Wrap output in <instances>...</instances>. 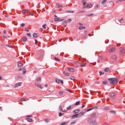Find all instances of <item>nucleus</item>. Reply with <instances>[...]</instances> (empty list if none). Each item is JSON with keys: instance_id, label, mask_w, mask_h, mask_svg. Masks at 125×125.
Instances as JSON below:
<instances>
[{"instance_id": "f257e3e1", "label": "nucleus", "mask_w": 125, "mask_h": 125, "mask_svg": "<svg viewBox=\"0 0 125 125\" xmlns=\"http://www.w3.org/2000/svg\"><path fill=\"white\" fill-rule=\"evenodd\" d=\"M108 81L111 84H117L119 83V81L116 78H109Z\"/></svg>"}, {"instance_id": "f03ea898", "label": "nucleus", "mask_w": 125, "mask_h": 125, "mask_svg": "<svg viewBox=\"0 0 125 125\" xmlns=\"http://www.w3.org/2000/svg\"><path fill=\"white\" fill-rule=\"evenodd\" d=\"M84 113L83 112H81L79 114H76L72 116V119H75V118H81L82 116H83Z\"/></svg>"}, {"instance_id": "7ed1b4c3", "label": "nucleus", "mask_w": 125, "mask_h": 125, "mask_svg": "<svg viewBox=\"0 0 125 125\" xmlns=\"http://www.w3.org/2000/svg\"><path fill=\"white\" fill-rule=\"evenodd\" d=\"M88 123L90 124V125H96L97 123L95 122V121H93L92 119H89L88 120Z\"/></svg>"}, {"instance_id": "20e7f679", "label": "nucleus", "mask_w": 125, "mask_h": 125, "mask_svg": "<svg viewBox=\"0 0 125 125\" xmlns=\"http://www.w3.org/2000/svg\"><path fill=\"white\" fill-rule=\"evenodd\" d=\"M55 82H56V83H61L62 84H64V82H63V81L61 80L60 79L56 78Z\"/></svg>"}, {"instance_id": "39448f33", "label": "nucleus", "mask_w": 125, "mask_h": 125, "mask_svg": "<svg viewBox=\"0 0 125 125\" xmlns=\"http://www.w3.org/2000/svg\"><path fill=\"white\" fill-rule=\"evenodd\" d=\"M21 85H22V83L20 82L19 83H17L15 84L14 88H16V87H17L18 86H21Z\"/></svg>"}, {"instance_id": "423d86ee", "label": "nucleus", "mask_w": 125, "mask_h": 125, "mask_svg": "<svg viewBox=\"0 0 125 125\" xmlns=\"http://www.w3.org/2000/svg\"><path fill=\"white\" fill-rule=\"evenodd\" d=\"M35 85H36V86H37V87H39V88H41V89H42V85H41L40 84V83H35Z\"/></svg>"}, {"instance_id": "0eeeda50", "label": "nucleus", "mask_w": 125, "mask_h": 125, "mask_svg": "<svg viewBox=\"0 0 125 125\" xmlns=\"http://www.w3.org/2000/svg\"><path fill=\"white\" fill-rule=\"evenodd\" d=\"M82 3L83 4V8H85V6H86V0H82Z\"/></svg>"}, {"instance_id": "6e6552de", "label": "nucleus", "mask_w": 125, "mask_h": 125, "mask_svg": "<svg viewBox=\"0 0 125 125\" xmlns=\"http://www.w3.org/2000/svg\"><path fill=\"white\" fill-rule=\"evenodd\" d=\"M76 63H78V64H80V66L81 67H84V66H85V65H86V63H83V62H81L80 63L79 62H77Z\"/></svg>"}, {"instance_id": "1a4fd4ad", "label": "nucleus", "mask_w": 125, "mask_h": 125, "mask_svg": "<svg viewBox=\"0 0 125 125\" xmlns=\"http://www.w3.org/2000/svg\"><path fill=\"white\" fill-rule=\"evenodd\" d=\"M110 95L111 97H112V98H114V97H115V96H116V93H115V92H112L110 93Z\"/></svg>"}, {"instance_id": "9d476101", "label": "nucleus", "mask_w": 125, "mask_h": 125, "mask_svg": "<svg viewBox=\"0 0 125 125\" xmlns=\"http://www.w3.org/2000/svg\"><path fill=\"white\" fill-rule=\"evenodd\" d=\"M59 108L61 112H63V113H66V112H67L66 110H63V109H62V105H60Z\"/></svg>"}, {"instance_id": "9b49d317", "label": "nucleus", "mask_w": 125, "mask_h": 125, "mask_svg": "<svg viewBox=\"0 0 125 125\" xmlns=\"http://www.w3.org/2000/svg\"><path fill=\"white\" fill-rule=\"evenodd\" d=\"M91 7H92V4H88L85 6V8H91Z\"/></svg>"}, {"instance_id": "f8f14e48", "label": "nucleus", "mask_w": 125, "mask_h": 125, "mask_svg": "<svg viewBox=\"0 0 125 125\" xmlns=\"http://www.w3.org/2000/svg\"><path fill=\"white\" fill-rule=\"evenodd\" d=\"M25 120L28 122V123H32L33 122V120L32 119H30L29 118H25Z\"/></svg>"}, {"instance_id": "ddd939ff", "label": "nucleus", "mask_w": 125, "mask_h": 125, "mask_svg": "<svg viewBox=\"0 0 125 125\" xmlns=\"http://www.w3.org/2000/svg\"><path fill=\"white\" fill-rule=\"evenodd\" d=\"M80 111L81 110L80 109H76L73 111V114H78V113H79Z\"/></svg>"}, {"instance_id": "4468645a", "label": "nucleus", "mask_w": 125, "mask_h": 125, "mask_svg": "<svg viewBox=\"0 0 125 125\" xmlns=\"http://www.w3.org/2000/svg\"><path fill=\"white\" fill-rule=\"evenodd\" d=\"M62 73L63 74V75H64L65 76H67V77H69V76H70V74L63 71H62Z\"/></svg>"}, {"instance_id": "2eb2a0df", "label": "nucleus", "mask_w": 125, "mask_h": 125, "mask_svg": "<svg viewBox=\"0 0 125 125\" xmlns=\"http://www.w3.org/2000/svg\"><path fill=\"white\" fill-rule=\"evenodd\" d=\"M96 117V112L93 113L91 115V118H95Z\"/></svg>"}, {"instance_id": "dca6fc26", "label": "nucleus", "mask_w": 125, "mask_h": 125, "mask_svg": "<svg viewBox=\"0 0 125 125\" xmlns=\"http://www.w3.org/2000/svg\"><path fill=\"white\" fill-rule=\"evenodd\" d=\"M22 13H23V14H27V13H28V10L23 9L22 11Z\"/></svg>"}, {"instance_id": "f3484780", "label": "nucleus", "mask_w": 125, "mask_h": 125, "mask_svg": "<svg viewBox=\"0 0 125 125\" xmlns=\"http://www.w3.org/2000/svg\"><path fill=\"white\" fill-rule=\"evenodd\" d=\"M18 67H21V66H23V63L20 62H18Z\"/></svg>"}, {"instance_id": "a211bd4d", "label": "nucleus", "mask_w": 125, "mask_h": 125, "mask_svg": "<svg viewBox=\"0 0 125 125\" xmlns=\"http://www.w3.org/2000/svg\"><path fill=\"white\" fill-rule=\"evenodd\" d=\"M116 49H115V48H112L111 49H110L109 50V52L110 53H112V52H114V51H115Z\"/></svg>"}, {"instance_id": "6ab92c4d", "label": "nucleus", "mask_w": 125, "mask_h": 125, "mask_svg": "<svg viewBox=\"0 0 125 125\" xmlns=\"http://www.w3.org/2000/svg\"><path fill=\"white\" fill-rule=\"evenodd\" d=\"M67 69L69 71V72H74L75 71V70H74V68H73L69 67Z\"/></svg>"}, {"instance_id": "aec40b11", "label": "nucleus", "mask_w": 125, "mask_h": 125, "mask_svg": "<svg viewBox=\"0 0 125 125\" xmlns=\"http://www.w3.org/2000/svg\"><path fill=\"white\" fill-rule=\"evenodd\" d=\"M54 21H55V22H56V21H62V20H60V18H55V19H54Z\"/></svg>"}, {"instance_id": "412c9836", "label": "nucleus", "mask_w": 125, "mask_h": 125, "mask_svg": "<svg viewBox=\"0 0 125 125\" xmlns=\"http://www.w3.org/2000/svg\"><path fill=\"white\" fill-rule=\"evenodd\" d=\"M120 51L122 53H123V54H124L125 53V49H124V48H121L120 49Z\"/></svg>"}, {"instance_id": "4be33fe9", "label": "nucleus", "mask_w": 125, "mask_h": 125, "mask_svg": "<svg viewBox=\"0 0 125 125\" xmlns=\"http://www.w3.org/2000/svg\"><path fill=\"white\" fill-rule=\"evenodd\" d=\"M38 36H39V35L37 33H33V38H38Z\"/></svg>"}, {"instance_id": "5701e85b", "label": "nucleus", "mask_w": 125, "mask_h": 125, "mask_svg": "<svg viewBox=\"0 0 125 125\" xmlns=\"http://www.w3.org/2000/svg\"><path fill=\"white\" fill-rule=\"evenodd\" d=\"M68 124H69V122H64L63 123H61L59 125H68Z\"/></svg>"}, {"instance_id": "b1692460", "label": "nucleus", "mask_w": 125, "mask_h": 125, "mask_svg": "<svg viewBox=\"0 0 125 125\" xmlns=\"http://www.w3.org/2000/svg\"><path fill=\"white\" fill-rule=\"evenodd\" d=\"M112 59H114V60H117V56L113 55L112 56Z\"/></svg>"}, {"instance_id": "393cba45", "label": "nucleus", "mask_w": 125, "mask_h": 125, "mask_svg": "<svg viewBox=\"0 0 125 125\" xmlns=\"http://www.w3.org/2000/svg\"><path fill=\"white\" fill-rule=\"evenodd\" d=\"M23 42H26L27 41V37L25 36L22 38Z\"/></svg>"}, {"instance_id": "a878e982", "label": "nucleus", "mask_w": 125, "mask_h": 125, "mask_svg": "<svg viewBox=\"0 0 125 125\" xmlns=\"http://www.w3.org/2000/svg\"><path fill=\"white\" fill-rule=\"evenodd\" d=\"M44 122L45 123H49V122H50V119H48L47 118H45L44 119Z\"/></svg>"}, {"instance_id": "bb28decb", "label": "nucleus", "mask_w": 125, "mask_h": 125, "mask_svg": "<svg viewBox=\"0 0 125 125\" xmlns=\"http://www.w3.org/2000/svg\"><path fill=\"white\" fill-rule=\"evenodd\" d=\"M66 13H74V11H69V10H66Z\"/></svg>"}, {"instance_id": "cd10ccee", "label": "nucleus", "mask_w": 125, "mask_h": 125, "mask_svg": "<svg viewBox=\"0 0 125 125\" xmlns=\"http://www.w3.org/2000/svg\"><path fill=\"white\" fill-rule=\"evenodd\" d=\"M123 1H125V0H118L116 1V3H118V2H123Z\"/></svg>"}, {"instance_id": "c85d7f7f", "label": "nucleus", "mask_w": 125, "mask_h": 125, "mask_svg": "<svg viewBox=\"0 0 125 125\" xmlns=\"http://www.w3.org/2000/svg\"><path fill=\"white\" fill-rule=\"evenodd\" d=\"M107 2V0H104L102 1V4H105Z\"/></svg>"}, {"instance_id": "c756f323", "label": "nucleus", "mask_w": 125, "mask_h": 125, "mask_svg": "<svg viewBox=\"0 0 125 125\" xmlns=\"http://www.w3.org/2000/svg\"><path fill=\"white\" fill-rule=\"evenodd\" d=\"M54 60H55V61H60V59L56 57L54 58Z\"/></svg>"}, {"instance_id": "7c9ffc66", "label": "nucleus", "mask_w": 125, "mask_h": 125, "mask_svg": "<svg viewBox=\"0 0 125 125\" xmlns=\"http://www.w3.org/2000/svg\"><path fill=\"white\" fill-rule=\"evenodd\" d=\"M46 24H45V23L42 25V28L43 29H46Z\"/></svg>"}, {"instance_id": "2f4dec72", "label": "nucleus", "mask_w": 125, "mask_h": 125, "mask_svg": "<svg viewBox=\"0 0 125 125\" xmlns=\"http://www.w3.org/2000/svg\"><path fill=\"white\" fill-rule=\"evenodd\" d=\"M98 8H100V5H97L95 7V9H97Z\"/></svg>"}, {"instance_id": "473e14b6", "label": "nucleus", "mask_w": 125, "mask_h": 125, "mask_svg": "<svg viewBox=\"0 0 125 125\" xmlns=\"http://www.w3.org/2000/svg\"><path fill=\"white\" fill-rule=\"evenodd\" d=\"M42 80V78L39 77L38 78L36 79L37 82H40V81Z\"/></svg>"}, {"instance_id": "72a5a7b5", "label": "nucleus", "mask_w": 125, "mask_h": 125, "mask_svg": "<svg viewBox=\"0 0 125 125\" xmlns=\"http://www.w3.org/2000/svg\"><path fill=\"white\" fill-rule=\"evenodd\" d=\"M72 21V20L71 19H69L66 21V23H70Z\"/></svg>"}, {"instance_id": "f704fd0d", "label": "nucleus", "mask_w": 125, "mask_h": 125, "mask_svg": "<svg viewBox=\"0 0 125 125\" xmlns=\"http://www.w3.org/2000/svg\"><path fill=\"white\" fill-rule=\"evenodd\" d=\"M99 74H99L100 76H102V75H104V72H102V71H100Z\"/></svg>"}, {"instance_id": "c9c22d12", "label": "nucleus", "mask_w": 125, "mask_h": 125, "mask_svg": "<svg viewBox=\"0 0 125 125\" xmlns=\"http://www.w3.org/2000/svg\"><path fill=\"white\" fill-rule=\"evenodd\" d=\"M80 103V102H77L75 104V106H78V105H79Z\"/></svg>"}, {"instance_id": "e433bc0d", "label": "nucleus", "mask_w": 125, "mask_h": 125, "mask_svg": "<svg viewBox=\"0 0 125 125\" xmlns=\"http://www.w3.org/2000/svg\"><path fill=\"white\" fill-rule=\"evenodd\" d=\"M63 91H60L59 92V94H60V95H63Z\"/></svg>"}, {"instance_id": "4c0bfd02", "label": "nucleus", "mask_w": 125, "mask_h": 125, "mask_svg": "<svg viewBox=\"0 0 125 125\" xmlns=\"http://www.w3.org/2000/svg\"><path fill=\"white\" fill-rule=\"evenodd\" d=\"M108 71H109V68L106 67L104 70V72H108Z\"/></svg>"}, {"instance_id": "58836bf2", "label": "nucleus", "mask_w": 125, "mask_h": 125, "mask_svg": "<svg viewBox=\"0 0 125 125\" xmlns=\"http://www.w3.org/2000/svg\"><path fill=\"white\" fill-rule=\"evenodd\" d=\"M21 101H27V99L26 98L21 99Z\"/></svg>"}, {"instance_id": "ea45409f", "label": "nucleus", "mask_w": 125, "mask_h": 125, "mask_svg": "<svg viewBox=\"0 0 125 125\" xmlns=\"http://www.w3.org/2000/svg\"><path fill=\"white\" fill-rule=\"evenodd\" d=\"M5 46H6V47H9L10 48H11V45L6 44L5 45Z\"/></svg>"}, {"instance_id": "a19ab883", "label": "nucleus", "mask_w": 125, "mask_h": 125, "mask_svg": "<svg viewBox=\"0 0 125 125\" xmlns=\"http://www.w3.org/2000/svg\"><path fill=\"white\" fill-rule=\"evenodd\" d=\"M67 110H71V109H72V105H70L69 106H68L67 108Z\"/></svg>"}, {"instance_id": "79ce46f5", "label": "nucleus", "mask_w": 125, "mask_h": 125, "mask_svg": "<svg viewBox=\"0 0 125 125\" xmlns=\"http://www.w3.org/2000/svg\"><path fill=\"white\" fill-rule=\"evenodd\" d=\"M22 73L23 74V75L24 74H26V69H23V70H22Z\"/></svg>"}, {"instance_id": "37998d69", "label": "nucleus", "mask_w": 125, "mask_h": 125, "mask_svg": "<svg viewBox=\"0 0 125 125\" xmlns=\"http://www.w3.org/2000/svg\"><path fill=\"white\" fill-rule=\"evenodd\" d=\"M92 109L96 110V109H98V106H94L93 108H92Z\"/></svg>"}, {"instance_id": "c03bdc74", "label": "nucleus", "mask_w": 125, "mask_h": 125, "mask_svg": "<svg viewBox=\"0 0 125 125\" xmlns=\"http://www.w3.org/2000/svg\"><path fill=\"white\" fill-rule=\"evenodd\" d=\"M91 110H93V108H88L86 110L87 112H89V111H91Z\"/></svg>"}, {"instance_id": "a18cd8bd", "label": "nucleus", "mask_w": 125, "mask_h": 125, "mask_svg": "<svg viewBox=\"0 0 125 125\" xmlns=\"http://www.w3.org/2000/svg\"><path fill=\"white\" fill-rule=\"evenodd\" d=\"M57 6L59 8H60V7H62V5H60V4H57Z\"/></svg>"}, {"instance_id": "49530a36", "label": "nucleus", "mask_w": 125, "mask_h": 125, "mask_svg": "<svg viewBox=\"0 0 125 125\" xmlns=\"http://www.w3.org/2000/svg\"><path fill=\"white\" fill-rule=\"evenodd\" d=\"M63 115V114L62 113H61V112H60L59 113V117H62V115Z\"/></svg>"}, {"instance_id": "de8ad7c7", "label": "nucleus", "mask_w": 125, "mask_h": 125, "mask_svg": "<svg viewBox=\"0 0 125 125\" xmlns=\"http://www.w3.org/2000/svg\"><path fill=\"white\" fill-rule=\"evenodd\" d=\"M103 84H107V81H104L103 82Z\"/></svg>"}, {"instance_id": "09e8293b", "label": "nucleus", "mask_w": 125, "mask_h": 125, "mask_svg": "<svg viewBox=\"0 0 125 125\" xmlns=\"http://www.w3.org/2000/svg\"><path fill=\"white\" fill-rule=\"evenodd\" d=\"M70 80H75V77L71 76L70 77Z\"/></svg>"}, {"instance_id": "8fccbe9b", "label": "nucleus", "mask_w": 125, "mask_h": 125, "mask_svg": "<svg viewBox=\"0 0 125 125\" xmlns=\"http://www.w3.org/2000/svg\"><path fill=\"white\" fill-rule=\"evenodd\" d=\"M24 30L25 32H29V29L28 28H25Z\"/></svg>"}, {"instance_id": "3c124183", "label": "nucleus", "mask_w": 125, "mask_h": 125, "mask_svg": "<svg viewBox=\"0 0 125 125\" xmlns=\"http://www.w3.org/2000/svg\"><path fill=\"white\" fill-rule=\"evenodd\" d=\"M104 109L106 110H109V107H104Z\"/></svg>"}, {"instance_id": "603ef678", "label": "nucleus", "mask_w": 125, "mask_h": 125, "mask_svg": "<svg viewBox=\"0 0 125 125\" xmlns=\"http://www.w3.org/2000/svg\"><path fill=\"white\" fill-rule=\"evenodd\" d=\"M83 26L79 27V30H83Z\"/></svg>"}, {"instance_id": "864d4df0", "label": "nucleus", "mask_w": 125, "mask_h": 125, "mask_svg": "<svg viewBox=\"0 0 125 125\" xmlns=\"http://www.w3.org/2000/svg\"><path fill=\"white\" fill-rule=\"evenodd\" d=\"M29 15H31V16H34V13H32V12H31L29 13Z\"/></svg>"}, {"instance_id": "5fc2aeb1", "label": "nucleus", "mask_w": 125, "mask_h": 125, "mask_svg": "<svg viewBox=\"0 0 125 125\" xmlns=\"http://www.w3.org/2000/svg\"><path fill=\"white\" fill-rule=\"evenodd\" d=\"M27 118H33V115H28L26 116Z\"/></svg>"}, {"instance_id": "6e6d98bb", "label": "nucleus", "mask_w": 125, "mask_h": 125, "mask_svg": "<svg viewBox=\"0 0 125 125\" xmlns=\"http://www.w3.org/2000/svg\"><path fill=\"white\" fill-rule=\"evenodd\" d=\"M93 15H94L93 14H90L87 15V16H89L90 17V16H92Z\"/></svg>"}, {"instance_id": "4d7b16f0", "label": "nucleus", "mask_w": 125, "mask_h": 125, "mask_svg": "<svg viewBox=\"0 0 125 125\" xmlns=\"http://www.w3.org/2000/svg\"><path fill=\"white\" fill-rule=\"evenodd\" d=\"M110 113H113V114H116V112L115 111H113V110L110 111Z\"/></svg>"}, {"instance_id": "13d9d810", "label": "nucleus", "mask_w": 125, "mask_h": 125, "mask_svg": "<svg viewBox=\"0 0 125 125\" xmlns=\"http://www.w3.org/2000/svg\"><path fill=\"white\" fill-rule=\"evenodd\" d=\"M21 27H24V26H25V23H21Z\"/></svg>"}, {"instance_id": "bf43d9fd", "label": "nucleus", "mask_w": 125, "mask_h": 125, "mask_svg": "<svg viewBox=\"0 0 125 125\" xmlns=\"http://www.w3.org/2000/svg\"><path fill=\"white\" fill-rule=\"evenodd\" d=\"M26 35L28 36V37H31V33H27Z\"/></svg>"}, {"instance_id": "052dcab7", "label": "nucleus", "mask_w": 125, "mask_h": 125, "mask_svg": "<svg viewBox=\"0 0 125 125\" xmlns=\"http://www.w3.org/2000/svg\"><path fill=\"white\" fill-rule=\"evenodd\" d=\"M23 79V77L22 76H20L19 77V80H22Z\"/></svg>"}, {"instance_id": "680f3d73", "label": "nucleus", "mask_w": 125, "mask_h": 125, "mask_svg": "<svg viewBox=\"0 0 125 125\" xmlns=\"http://www.w3.org/2000/svg\"><path fill=\"white\" fill-rule=\"evenodd\" d=\"M74 124H76V121L71 122V125H74Z\"/></svg>"}, {"instance_id": "e2e57ef3", "label": "nucleus", "mask_w": 125, "mask_h": 125, "mask_svg": "<svg viewBox=\"0 0 125 125\" xmlns=\"http://www.w3.org/2000/svg\"><path fill=\"white\" fill-rule=\"evenodd\" d=\"M66 91H69V92H71V90H70V89H66Z\"/></svg>"}, {"instance_id": "0e129e2a", "label": "nucleus", "mask_w": 125, "mask_h": 125, "mask_svg": "<svg viewBox=\"0 0 125 125\" xmlns=\"http://www.w3.org/2000/svg\"><path fill=\"white\" fill-rule=\"evenodd\" d=\"M124 20V19L122 18L121 20H119V22H121V21H123Z\"/></svg>"}, {"instance_id": "69168bd1", "label": "nucleus", "mask_w": 125, "mask_h": 125, "mask_svg": "<svg viewBox=\"0 0 125 125\" xmlns=\"http://www.w3.org/2000/svg\"><path fill=\"white\" fill-rule=\"evenodd\" d=\"M35 44H38V41L35 40Z\"/></svg>"}, {"instance_id": "338daca9", "label": "nucleus", "mask_w": 125, "mask_h": 125, "mask_svg": "<svg viewBox=\"0 0 125 125\" xmlns=\"http://www.w3.org/2000/svg\"><path fill=\"white\" fill-rule=\"evenodd\" d=\"M4 17H6V18H8V15H5Z\"/></svg>"}, {"instance_id": "774afa93", "label": "nucleus", "mask_w": 125, "mask_h": 125, "mask_svg": "<svg viewBox=\"0 0 125 125\" xmlns=\"http://www.w3.org/2000/svg\"><path fill=\"white\" fill-rule=\"evenodd\" d=\"M104 125H109V124H106V123H104Z\"/></svg>"}]
</instances>
